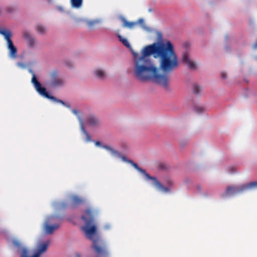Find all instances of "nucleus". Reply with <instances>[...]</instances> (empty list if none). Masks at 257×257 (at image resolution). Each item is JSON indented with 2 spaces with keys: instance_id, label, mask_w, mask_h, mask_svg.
<instances>
[{
  "instance_id": "nucleus-29",
  "label": "nucleus",
  "mask_w": 257,
  "mask_h": 257,
  "mask_svg": "<svg viewBox=\"0 0 257 257\" xmlns=\"http://www.w3.org/2000/svg\"><path fill=\"white\" fill-rule=\"evenodd\" d=\"M221 76L223 79H225L227 77V75L225 72H222L221 73Z\"/></svg>"
},
{
  "instance_id": "nucleus-10",
  "label": "nucleus",
  "mask_w": 257,
  "mask_h": 257,
  "mask_svg": "<svg viewBox=\"0 0 257 257\" xmlns=\"http://www.w3.org/2000/svg\"><path fill=\"white\" fill-rule=\"evenodd\" d=\"M183 61L191 69H195L196 65L195 63L190 60L189 54L187 52H185L183 54Z\"/></svg>"
},
{
  "instance_id": "nucleus-32",
  "label": "nucleus",
  "mask_w": 257,
  "mask_h": 257,
  "mask_svg": "<svg viewBox=\"0 0 257 257\" xmlns=\"http://www.w3.org/2000/svg\"><path fill=\"white\" fill-rule=\"evenodd\" d=\"M72 112L74 114L77 115L78 113V111L76 109H73Z\"/></svg>"
},
{
  "instance_id": "nucleus-13",
  "label": "nucleus",
  "mask_w": 257,
  "mask_h": 257,
  "mask_svg": "<svg viewBox=\"0 0 257 257\" xmlns=\"http://www.w3.org/2000/svg\"><path fill=\"white\" fill-rule=\"evenodd\" d=\"M0 34L2 35L7 41V43L12 41L11 40L12 34L10 31L6 29H0Z\"/></svg>"
},
{
  "instance_id": "nucleus-15",
  "label": "nucleus",
  "mask_w": 257,
  "mask_h": 257,
  "mask_svg": "<svg viewBox=\"0 0 257 257\" xmlns=\"http://www.w3.org/2000/svg\"><path fill=\"white\" fill-rule=\"evenodd\" d=\"M78 117H79V119L80 121L81 131L85 135V136L86 137V142H90L91 141V137H90V135H89V134L87 132V131L85 129V128L83 126V122H82V120L80 119L79 116Z\"/></svg>"
},
{
  "instance_id": "nucleus-26",
  "label": "nucleus",
  "mask_w": 257,
  "mask_h": 257,
  "mask_svg": "<svg viewBox=\"0 0 257 257\" xmlns=\"http://www.w3.org/2000/svg\"><path fill=\"white\" fill-rule=\"evenodd\" d=\"M195 110L197 112L201 113L203 111V108L201 107H196Z\"/></svg>"
},
{
  "instance_id": "nucleus-28",
  "label": "nucleus",
  "mask_w": 257,
  "mask_h": 257,
  "mask_svg": "<svg viewBox=\"0 0 257 257\" xmlns=\"http://www.w3.org/2000/svg\"><path fill=\"white\" fill-rule=\"evenodd\" d=\"M159 168L161 169H165L166 168V166L165 164H161L159 165Z\"/></svg>"
},
{
  "instance_id": "nucleus-21",
  "label": "nucleus",
  "mask_w": 257,
  "mask_h": 257,
  "mask_svg": "<svg viewBox=\"0 0 257 257\" xmlns=\"http://www.w3.org/2000/svg\"><path fill=\"white\" fill-rule=\"evenodd\" d=\"M193 90L194 93L198 94L201 92V89L199 85L194 84L193 87Z\"/></svg>"
},
{
  "instance_id": "nucleus-17",
  "label": "nucleus",
  "mask_w": 257,
  "mask_h": 257,
  "mask_svg": "<svg viewBox=\"0 0 257 257\" xmlns=\"http://www.w3.org/2000/svg\"><path fill=\"white\" fill-rule=\"evenodd\" d=\"M36 30H37V32L39 33L40 34L43 35L45 34L46 32V29L45 27L41 25H37L36 26Z\"/></svg>"
},
{
  "instance_id": "nucleus-1",
  "label": "nucleus",
  "mask_w": 257,
  "mask_h": 257,
  "mask_svg": "<svg viewBox=\"0 0 257 257\" xmlns=\"http://www.w3.org/2000/svg\"><path fill=\"white\" fill-rule=\"evenodd\" d=\"M141 54L140 56L133 53L135 78L142 81L152 80L167 88L169 76L167 73L178 66V57L171 42L148 45L143 49Z\"/></svg>"
},
{
  "instance_id": "nucleus-19",
  "label": "nucleus",
  "mask_w": 257,
  "mask_h": 257,
  "mask_svg": "<svg viewBox=\"0 0 257 257\" xmlns=\"http://www.w3.org/2000/svg\"><path fill=\"white\" fill-rule=\"evenodd\" d=\"M96 76L100 79H103L105 77V72L101 69H97L95 71Z\"/></svg>"
},
{
  "instance_id": "nucleus-4",
  "label": "nucleus",
  "mask_w": 257,
  "mask_h": 257,
  "mask_svg": "<svg viewBox=\"0 0 257 257\" xmlns=\"http://www.w3.org/2000/svg\"><path fill=\"white\" fill-rule=\"evenodd\" d=\"M254 188H257V182L256 181L239 186H228L226 189L224 195L225 196H232Z\"/></svg>"
},
{
  "instance_id": "nucleus-7",
  "label": "nucleus",
  "mask_w": 257,
  "mask_h": 257,
  "mask_svg": "<svg viewBox=\"0 0 257 257\" xmlns=\"http://www.w3.org/2000/svg\"><path fill=\"white\" fill-rule=\"evenodd\" d=\"M49 78V81L47 84L51 87H57L64 84L63 79L58 76V72L57 70H53L50 73Z\"/></svg>"
},
{
  "instance_id": "nucleus-8",
  "label": "nucleus",
  "mask_w": 257,
  "mask_h": 257,
  "mask_svg": "<svg viewBox=\"0 0 257 257\" xmlns=\"http://www.w3.org/2000/svg\"><path fill=\"white\" fill-rule=\"evenodd\" d=\"M59 218V217L56 216H51L48 218L47 220L44 225V231L46 233L51 234L55 230L59 228L60 224L56 223L53 225L49 224V223L55 221L56 219Z\"/></svg>"
},
{
  "instance_id": "nucleus-33",
  "label": "nucleus",
  "mask_w": 257,
  "mask_h": 257,
  "mask_svg": "<svg viewBox=\"0 0 257 257\" xmlns=\"http://www.w3.org/2000/svg\"><path fill=\"white\" fill-rule=\"evenodd\" d=\"M197 189L198 190V192H199V193L201 192V187L200 186H197Z\"/></svg>"
},
{
  "instance_id": "nucleus-3",
  "label": "nucleus",
  "mask_w": 257,
  "mask_h": 257,
  "mask_svg": "<svg viewBox=\"0 0 257 257\" xmlns=\"http://www.w3.org/2000/svg\"><path fill=\"white\" fill-rule=\"evenodd\" d=\"M13 244L17 247L20 257H41V255L47 251L49 245V241H47L44 243L38 244L33 253H32L31 249L23 245L21 242L17 239H14Z\"/></svg>"
},
{
  "instance_id": "nucleus-36",
  "label": "nucleus",
  "mask_w": 257,
  "mask_h": 257,
  "mask_svg": "<svg viewBox=\"0 0 257 257\" xmlns=\"http://www.w3.org/2000/svg\"><path fill=\"white\" fill-rule=\"evenodd\" d=\"M105 228H108V226H105Z\"/></svg>"
},
{
  "instance_id": "nucleus-24",
  "label": "nucleus",
  "mask_w": 257,
  "mask_h": 257,
  "mask_svg": "<svg viewBox=\"0 0 257 257\" xmlns=\"http://www.w3.org/2000/svg\"><path fill=\"white\" fill-rule=\"evenodd\" d=\"M98 23V21H96V20H94V21H89L87 23V24L88 25V26L89 27H92L94 25H95V24L96 23Z\"/></svg>"
},
{
  "instance_id": "nucleus-31",
  "label": "nucleus",
  "mask_w": 257,
  "mask_h": 257,
  "mask_svg": "<svg viewBox=\"0 0 257 257\" xmlns=\"http://www.w3.org/2000/svg\"><path fill=\"white\" fill-rule=\"evenodd\" d=\"M95 144L97 146H101V143L100 142H99V141L95 142Z\"/></svg>"
},
{
  "instance_id": "nucleus-12",
  "label": "nucleus",
  "mask_w": 257,
  "mask_h": 257,
  "mask_svg": "<svg viewBox=\"0 0 257 257\" xmlns=\"http://www.w3.org/2000/svg\"><path fill=\"white\" fill-rule=\"evenodd\" d=\"M121 20L123 23L122 26L124 28H127L132 29L138 25L137 22H128L124 18L122 17Z\"/></svg>"
},
{
  "instance_id": "nucleus-16",
  "label": "nucleus",
  "mask_w": 257,
  "mask_h": 257,
  "mask_svg": "<svg viewBox=\"0 0 257 257\" xmlns=\"http://www.w3.org/2000/svg\"><path fill=\"white\" fill-rule=\"evenodd\" d=\"M83 200L81 198L77 196H72L71 197V203L72 205H78L82 204Z\"/></svg>"
},
{
  "instance_id": "nucleus-5",
  "label": "nucleus",
  "mask_w": 257,
  "mask_h": 257,
  "mask_svg": "<svg viewBox=\"0 0 257 257\" xmlns=\"http://www.w3.org/2000/svg\"><path fill=\"white\" fill-rule=\"evenodd\" d=\"M31 72L33 74V77H32V81H31L32 83L34 85V87H35V89H36V90L38 92V93L40 95L44 96L45 97H46L47 98L50 99L52 100L57 102L61 103V104H62L64 105H65V102L64 101H63L62 100L58 99L54 96H51L50 95H49V93L46 91V88L45 87H42L41 86V83L37 80L36 75L34 74V73L33 71H31Z\"/></svg>"
},
{
  "instance_id": "nucleus-14",
  "label": "nucleus",
  "mask_w": 257,
  "mask_h": 257,
  "mask_svg": "<svg viewBox=\"0 0 257 257\" xmlns=\"http://www.w3.org/2000/svg\"><path fill=\"white\" fill-rule=\"evenodd\" d=\"M86 122L88 125L93 126H97L99 123L98 119L93 116L88 117L87 118Z\"/></svg>"
},
{
  "instance_id": "nucleus-2",
  "label": "nucleus",
  "mask_w": 257,
  "mask_h": 257,
  "mask_svg": "<svg viewBox=\"0 0 257 257\" xmlns=\"http://www.w3.org/2000/svg\"><path fill=\"white\" fill-rule=\"evenodd\" d=\"M85 225L81 227L86 237L92 241L91 248L95 257H109V251L106 244L98 236L97 227L94 224V216L91 209H87L81 216Z\"/></svg>"
},
{
  "instance_id": "nucleus-27",
  "label": "nucleus",
  "mask_w": 257,
  "mask_h": 257,
  "mask_svg": "<svg viewBox=\"0 0 257 257\" xmlns=\"http://www.w3.org/2000/svg\"><path fill=\"white\" fill-rule=\"evenodd\" d=\"M228 169L231 173L235 172V168L233 167H230L228 168Z\"/></svg>"
},
{
  "instance_id": "nucleus-37",
  "label": "nucleus",
  "mask_w": 257,
  "mask_h": 257,
  "mask_svg": "<svg viewBox=\"0 0 257 257\" xmlns=\"http://www.w3.org/2000/svg\"><path fill=\"white\" fill-rule=\"evenodd\" d=\"M77 257H80V255L77 254Z\"/></svg>"
},
{
  "instance_id": "nucleus-6",
  "label": "nucleus",
  "mask_w": 257,
  "mask_h": 257,
  "mask_svg": "<svg viewBox=\"0 0 257 257\" xmlns=\"http://www.w3.org/2000/svg\"><path fill=\"white\" fill-rule=\"evenodd\" d=\"M128 163L131 164L136 169L138 170L140 172L143 174L147 179L153 180L154 181V185L159 190L165 193H168L169 192L170 190L168 187H164L156 177H152L149 175L146 172L145 170L140 168L138 165L136 163L133 162V161L128 160Z\"/></svg>"
},
{
  "instance_id": "nucleus-11",
  "label": "nucleus",
  "mask_w": 257,
  "mask_h": 257,
  "mask_svg": "<svg viewBox=\"0 0 257 257\" xmlns=\"http://www.w3.org/2000/svg\"><path fill=\"white\" fill-rule=\"evenodd\" d=\"M8 48L10 51V56L13 58L17 57V49L14 45L13 41L8 43Z\"/></svg>"
},
{
  "instance_id": "nucleus-22",
  "label": "nucleus",
  "mask_w": 257,
  "mask_h": 257,
  "mask_svg": "<svg viewBox=\"0 0 257 257\" xmlns=\"http://www.w3.org/2000/svg\"><path fill=\"white\" fill-rule=\"evenodd\" d=\"M28 41L29 45L30 46H33L35 44V40L33 38H31L30 39L27 40Z\"/></svg>"
},
{
  "instance_id": "nucleus-18",
  "label": "nucleus",
  "mask_w": 257,
  "mask_h": 257,
  "mask_svg": "<svg viewBox=\"0 0 257 257\" xmlns=\"http://www.w3.org/2000/svg\"><path fill=\"white\" fill-rule=\"evenodd\" d=\"M71 5L74 8H80L82 4L83 0H71Z\"/></svg>"
},
{
  "instance_id": "nucleus-35",
  "label": "nucleus",
  "mask_w": 257,
  "mask_h": 257,
  "mask_svg": "<svg viewBox=\"0 0 257 257\" xmlns=\"http://www.w3.org/2000/svg\"><path fill=\"white\" fill-rule=\"evenodd\" d=\"M67 65H68V67H71V65L70 64H67Z\"/></svg>"
},
{
  "instance_id": "nucleus-9",
  "label": "nucleus",
  "mask_w": 257,
  "mask_h": 257,
  "mask_svg": "<svg viewBox=\"0 0 257 257\" xmlns=\"http://www.w3.org/2000/svg\"><path fill=\"white\" fill-rule=\"evenodd\" d=\"M102 148L109 151L113 156L120 158L123 161L128 162L129 160H127L125 157L121 156L118 151L115 150L113 148L107 145L102 146Z\"/></svg>"
},
{
  "instance_id": "nucleus-30",
  "label": "nucleus",
  "mask_w": 257,
  "mask_h": 257,
  "mask_svg": "<svg viewBox=\"0 0 257 257\" xmlns=\"http://www.w3.org/2000/svg\"><path fill=\"white\" fill-rule=\"evenodd\" d=\"M137 23L138 24L139 23L141 25H143L144 24V20L142 19H140L138 20V22Z\"/></svg>"
},
{
  "instance_id": "nucleus-25",
  "label": "nucleus",
  "mask_w": 257,
  "mask_h": 257,
  "mask_svg": "<svg viewBox=\"0 0 257 257\" xmlns=\"http://www.w3.org/2000/svg\"><path fill=\"white\" fill-rule=\"evenodd\" d=\"M24 36L27 40H28L32 37L30 35V33L28 32H25L24 33Z\"/></svg>"
},
{
  "instance_id": "nucleus-23",
  "label": "nucleus",
  "mask_w": 257,
  "mask_h": 257,
  "mask_svg": "<svg viewBox=\"0 0 257 257\" xmlns=\"http://www.w3.org/2000/svg\"><path fill=\"white\" fill-rule=\"evenodd\" d=\"M6 10L8 13H12L15 11V9L13 7H8L6 8Z\"/></svg>"
},
{
  "instance_id": "nucleus-34",
  "label": "nucleus",
  "mask_w": 257,
  "mask_h": 257,
  "mask_svg": "<svg viewBox=\"0 0 257 257\" xmlns=\"http://www.w3.org/2000/svg\"><path fill=\"white\" fill-rule=\"evenodd\" d=\"M253 48L254 49H257V42L253 45Z\"/></svg>"
},
{
  "instance_id": "nucleus-20",
  "label": "nucleus",
  "mask_w": 257,
  "mask_h": 257,
  "mask_svg": "<svg viewBox=\"0 0 257 257\" xmlns=\"http://www.w3.org/2000/svg\"><path fill=\"white\" fill-rule=\"evenodd\" d=\"M118 37L119 38V41L122 42L124 46H125L127 48L131 47V45L129 42L126 39L122 38V36H121L120 35H118Z\"/></svg>"
}]
</instances>
